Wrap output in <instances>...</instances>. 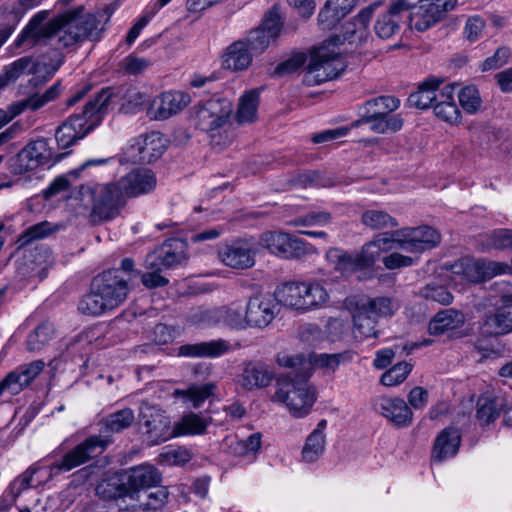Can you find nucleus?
<instances>
[{"label": "nucleus", "instance_id": "f257e3e1", "mask_svg": "<svg viewBox=\"0 0 512 512\" xmlns=\"http://www.w3.org/2000/svg\"><path fill=\"white\" fill-rule=\"evenodd\" d=\"M48 11L36 13L23 28L14 41L16 48L28 42L30 48L35 47L45 39L59 35L58 44L62 48L73 46L79 42L90 40L97 41L100 38L99 29L100 13H84L82 6L68 10L50 19L45 24Z\"/></svg>", "mask_w": 512, "mask_h": 512}, {"label": "nucleus", "instance_id": "f03ea898", "mask_svg": "<svg viewBox=\"0 0 512 512\" xmlns=\"http://www.w3.org/2000/svg\"><path fill=\"white\" fill-rule=\"evenodd\" d=\"M134 419V412L130 408L118 410L102 418L98 423L99 435L90 436L65 454L62 460L54 462L50 466L51 473L70 471L98 456L112 442V435L129 428Z\"/></svg>", "mask_w": 512, "mask_h": 512}, {"label": "nucleus", "instance_id": "7ed1b4c3", "mask_svg": "<svg viewBox=\"0 0 512 512\" xmlns=\"http://www.w3.org/2000/svg\"><path fill=\"white\" fill-rule=\"evenodd\" d=\"M72 198L79 214L92 224L115 219L126 203L116 182L81 184L73 191Z\"/></svg>", "mask_w": 512, "mask_h": 512}, {"label": "nucleus", "instance_id": "20e7f679", "mask_svg": "<svg viewBox=\"0 0 512 512\" xmlns=\"http://www.w3.org/2000/svg\"><path fill=\"white\" fill-rule=\"evenodd\" d=\"M113 96V88H102L93 99L86 103L80 114L70 116L59 126L55 133L59 148L70 147L98 126L106 114Z\"/></svg>", "mask_w": 512, "mask_h": 512}, {"label": "nucleus", "instance_id": "39448f33", "mask_svg": "<svg viewBox=\"0 0 512 512\" xmlns=\"http://www.w3.org/2000/svg\"><path fill=\"white\" fill-rule=\"evenodd\" d=\"M393 301L389 297L362 298L352 310L353 336L359 341L377 338V319L392 316L395 312Z\"/></svg>", "mask_w": 512, "mask_h": 512}, {"label": "nucleus", "instance_id": "423d86ee", "mask_svg": "<svg viewBox=\"0 0 512 512\" xmlns=\"http://www.w3.org/2000/svg\"><path fill=\"white\" fill-rule=\"evenodd\" d=\"M309 378L310 374L304 373L302 379L291 376L287 380L278 379L272 401L285 404L293 417H305L316 400L314 390L308 385Z\"/></svg>", "mask_w": 512, "mask_h": 512}, {"label": "nucleus", "instance_id": "0eeeda50", "mask_svg": "<svg viewBox=\"0 0 512 512\" xmlns=\"http://www.w3.org/2000/svg\"><path fill=\"white\" fill-rule=\"evenodd\" d=\"M232 112V102L227 98L217 97L192 107L190 119L196 129L208 133L213 138L216 131L229 123Z\"/></svg>", "mask_w": 512, "mask_h": 512}, {"label": "nucleus", "instance_id": "6e6552de", "mask_svg": "<svg viewBox=\"0 0 512 512\" xmlns=\"http://www.w3.org/2000/svg\"><path fill=\"white\" fill-rule=\"evenodd\" d=\"M346 67L347 63L340 52L318 48L311 57L304 82L310 86L320 85L336 79Z\"/></svg>", "mask_w": 512, "mask_h": 512}, {"label": "nucleus", "instance_id": "1a4fd4ad", "mask_svg": "<svg viewBox=\"0 0 512 512\" xmlns=\"http://www.w3.org/2000/svg\"><path fill=\"white\" fill-rule=\"evenodd\" d=\"M283 27V20L280 9L277 5H273L263 15L259 25L248 31L247 35L242 38L250 48L254 55L264 53L267 48L280 36Z\"/></svg>", "mask_w": 512, "mask_h": 512}, {"label": "nucleus", "instance_id": "9d476101", "mask_svg": "<svg viewBox=\"0 0 512 512\" xmlns=\"http://www.w3.org/2000/svg\"><path fill=\"white\" fill-rule=\"evenodd\" d=\"M139 417L144 439L149 446L158 445L175 436L171 421L164 411L148 401L141 402Z\"/></svg>", "mask_w": 512, "mask_h": 512}, {"label": "nucleus", "instance_id": "9b49d317", "mask_svg": "<svg viewBox=\"0 0 512 512\" xmlns=\"http://www.w3.org/2000/svg\"><path fill=\"white\" fill-rule=\"evenodd\" d=\"M260 245L283 258H301L311 250V245L291 234L267 231L260 237Z\"/></svg>", "mask_w": 512, "mask_h": 512}, {"label": "nucleus", "instance_id": "f8f14e48", "mask_svg": "<svg viewBox=\"0 0 512 512\" xmlns=\"http://www.w3.org/2000/svg\"><path fill=\"white\" fill-rule=\"evenodd\" d=\"M457 0H436L421 5L411 4L409 23L411 28L424 32L443 20L447 12L453 10Z\"/></svg>", "mask_w": 512, "mask_h": 512}, {"label": "nucleus", "instance_id": "ddd939ff", "mask_svg": "<svg viewBox=\"0 0 512 512\" xmlns=\"http://www.w3.org/2000/svg\"><path fill=\"white\" fill-rule=\"evenodd\" d=\"M398 249L411 253H421L439 245L440 233L428 226L406 227L396 230Z\"/></svg>", "mask_w": 512, "mask_h": 512}, {"label": "nucleus", "instance_id": "4468645a", "mask_svg": "<svg viewBox=\"0 0 512 512\" xmlns=\"http://www.w3.org/2000/svg\"><path fill=\"white\" fill-rule=\"evenodd\" d=\"M452 272L469 282L479 283L504 274L510 267L501 262L463 259L451 266Z\"/></svg>", "mask_w": 512, "mask_h": 512}, {"label": "nucleus", "instance_id": "2eb2a0df", "mask_svg": "<svg viewBox=\"0 0 512 512\" xmlns=\"http://www.w3.org/2000/svg\"><path fill=\"white\" fill-rule=\"evenodd\" d=\"M279 312V303L272 294L252 296L246 305L247 325L259 329L266 328Z\"/></svg>", "mask_w": 512, "mask_h": 512}, {"label": "nucleus", "instance_id": "dca6fc26", "mask_svg": "<svg viewBox=\"0 0 512 512\" xmlns=\"http://www.w3.org/2000/svg\"><path fill=\"white\" fill-rule=\"evenodd\" d=\"M93 283L113 309L121 305L130 292L129 280L117 269L102 272L93 279Z\"/></svg>", "mask_w": 512, "mask_h": 512}, {"label": "nucleus", "instance_id": "f3484780", "mask_svg": "<svg viewBox=\"0 0 512 512\" xmlns=\"http://www.w3.org/2000/svg\"><path fill=\"white\" fill-rule=\"evenodd\" d=\"M256 246L251 239H236L218 250L221 262L233 269L244 270L255 264Z\"/></svg>", "mask_w": 512, "mask_h": 512}, {"label": "nucleus", "instance_id": "a211bd4d", "mask_svg": "<svg viewBox=\"0 0 512 512\" xmlns=\"http://www.w3.org/2000/svg\"><path fill=\"white\" fill-rule=\"evenodd\" d=\"M191 101L190 95L181 91H168L155 97L147 114L154 120H166L183 110Z\"/></svg>", "mask_w": 512, "mask_h": 512}, {"label": "nucleus", "instance_id": "6ab92c4d", "mask_svg": "<svg viewBox=\"0 0 512 512\" xmlns=\"http://www.w3.org/2000/svg\"><path fill=\"white\" fill-rule=\"evenodd\" d=\"M42 360H35L29 364H23L7 374L0 382V396L7 390L11 395H17L26 388L44 369Z\"/></svg>", "mask_w": 512, "mask_h": 512}, {"label": "nucleus", "instance_id": "aec40b11", "mask_svg": "<svg viewBox=\"0 0 512 512\" xmlns=\"http://www.w3.org/2000/svg\"><path fill=\"white\" fill-rule=\"evenodd\" d=\"M116 183L121 188L126 202L127 197H136L151 192L156 186V177L149 169H135Z\"/></svg>", "mask_w": 512, "mask_h": 512}, {"label": "nucleus", "instance_id": "412c9836", "mask_svg": "<svg viewBox=\"0 0 512 512\" xmlns=\"http://www.w3.org/2000/svg\"><path fill=\"white\" fill-rule=\"evenodd\" d=\"M411 3L408 0H396L388 10L381 14L374 25L376 35L381 39H390L400 30L402 13L408 12Z\"/></svg>", "mask_w": 512, "mask_h": 512}, {"label": "nucleus", "instance_id": "4be33fe9", "mask_svg": "<svg viewBox=\"0 0 512 512\" xmlns=\"http://www.w3.org/2000/svg\"><path fill=\"white\" fill-rule=\"evenodd\" d=\"M182 243L177 239L166 240L150 252L145 259L147 269H168L180 263Z\"/></svg>", "mask_w": 512, "mask_h": 512}, {"label": "nucleus", "instance_id": "5701e85b", "mask_svg": "<svg viewBox=\"0 0 512 512\" xmlns=\"http://www.w3.org/2000/svg\"><path fill=\"white\" fill-rule=\"evenodd\" d=\"M166 139L158 131H152L146 135H140L131 145L134 156L139 161L151 163L158 159L166 150Z\"/></svg>", "mask_w": 512, "mask_h": 512}, {"label": "nucleus", "instance_id": "b1692460", "mask_svg": "<svg viewBox=\"0 0 512 512\" xmlns=\"http://www.w3.org/2000/svg\"><path fill=\"white\" fill-rule=\"evenodd\" d=\"M461 445V431L459 428L449 426L443 429L436 437L431 459L441 463L457 455Z\"/></svg>", "mask_w": 512, "mask_h": 512}, {"label": "nucleus", "instance_id": "393cba45", "mask_svg": "<svg viewBox=\"0 0 512 512\" xmlns=\"http://www.w3.org/2000/svg\"><path fill=\"white\" fill-rule=\"evenodd\" d=\"M162 480L160 472L152 465H139L127 472L126 483L130 490V499L143 491L155 487Z\"/></svg>", "mask_w": 512, "mask_h": 512}, {"label": "nucleus", "instance_id": "a878e982", "mask_svg": "<svg viewBox=\"0 0 512 512\" xmlns=\"http://www.w3.org/2000/svg\"><path fill=\"white\" fill-rule=\"evenodd\" d=\"M483 336H500L512 331V302L504 303L487 314L480 326Z\"/></svg>", "mask_w": 512, "mask_h": 512}, {"label": "nucleus", "instance_id": "bb28decb", "mask_svg": "<svg viewBox=\"0 0 512 512\" xmlns=\"http://www.w3.org/2000/svg\"><path fill=\"white\" fill-rule=\"evenodd\" d=\"M377 409L397 427H407L412 423L413 413L401 398L382 397Z\"/></svg>", "mask_w": 512, "mask_h": 512}, {"label": "nucleus", "instance_id": "cd10ccee", "mask_svg": "<svg viewBox=\"0 0 512 512\" xmlns=\"http://www.w3.org/2000/svg\"><path fill=\"white\" fill-rule=\"evenodd\" d=\"M230 350L231 344L227 340L217 339L181 345L178 348V354L193 358H216L228 353Z\"/></svg>", "mask_w": 512, "mask_h": 512}, {"label": "nucleus", "instance_id": "c85d7f7f", "mask_svg": "<svg viewBox=\"0 0 512 512\" xmlns=\"http://www.w3.org/2000/svg\"><path fill=\"white\" fill-rule=\"evenodd\" d=\"M359 0H327L318 14V22L322 29L334 28L357 5Z\"/></svg>", "mask_w": 512, "mask_h": 512}, {"label": "nucleus", "instance_id": "c756f323", "mask_svg": "<svg viewBox=\"0 0 512 512\" xmlns=\"http://www.w3.org/2000/svg\"><path fill=\"white\" fill-rule=\"evenodd\" d=\"M273 377V372L264 363L249 362L243 368L239 383L245 390L261 389L269 386Z\"/></svg>", "mask_w": 512, "mask_h": 512}, {"label": "nucleus", "instance_id": "7c9ffc66", "mask_svg": "<svg viewBox=\"0 0 512 512\" xmlns=\"http://www.w3.org/2000/svg\"><path fill=\"white\" fill-rule=\"evenodd\" d=\"M253 55L245 41L239 39L226 48L223 67L233 71H244L251 65Z\"/></svg>", "mask_w": 512, "mask_h": 512}, {"label": "nucleus", "instance_id": "2f4dec72", "mask_svg": "<svg viewBox=\"0 0 512 512\" xmlns=\"http://www.w3.org/2000/svg\"><path fill=\"white\" fill-rule=\"evenodd\" d=\"M465 320L466 318L462 311L453 308L444 309L437 312L430 320L428 331L431 335H442L461 328Z\"/></svg>", "mask_w": 512, "mask_h": 512}, {"label": "nucleus", "instance_id": "473e14b6", "mask_svg": "<svg viewBox=\"0 0 512 512\" xmlns=\"http://www.w3.org/2000/svg\"><path fill=\"white\" fill-rule=\"evenodd\" d=\"M400 106V100L394 96L382 95L364 102L359 108L360 117H390Z\"/></svg>", "mask_w": 512, "mask_h": 512}, {"label": "nucleus", "instance_id": "72a5a7b5", "mask_svg": "<svg viewBox=\"0 0 512 512\" xmlns=\"http://www.w3.org/2000/svg\"><path fill=\"white\" fill-rule=\"evenodd\" d=\"M327 421L322 419L309 434L302 449V459L306 463L316 462L325 451V434Z\"/></svg>", "mask_w": 512, "mask_h": 512}, {"label": "nucleus", "instance_id": "f704fd0d", "mask_svg": "<svg viewBox=\"0 0 512 512\" xmlns=\"http://www.w3.org/2000/svg\"><path fill=\"white\" fill-rule=\"evenodd\" d=\"M442 84L439 78H429L418 86V90L411 93L408 97V104L418 109H428L434 107L436 99V91Z\"/></svg>", "mask_w": 512, "mask_h": 512}, {"label": "nucleus", "instance_id": "c9c22d12", "mask_svg": "<svg viewBox=\"0 0 512 512\" xmlns=\"http://www.w3.org/2000/svg\"><path fill=\"white\" fill-rule=\"evenodd\" d=\"M306 283H285L275 290L273 297L277 299L279 307L281 305L294 308L297 310H304V301L302 299L303 292L306 290Z\"/></svg>", "mask_w": 512, "mask_h": 512}, {"label": "nucleus", "instance_id": "e433bc0d", "mask_svg": "<svg viewBox=\"0 0 512 512\" xmlns=\"http://www.w3.org/2000/svg\"><path fill=\"white\" fill-rule=\"evenodd\" d=\"M109 159L107 158H98V159H90L85 161L79 168L69 171L65 175H60L56 177L50 185L43 191V197L45 199H50L51 197L66 191L71 183H70V177H73L76 179L79 175V173L83 170H85L88 167L95 166V165H104L108 162Z\"/></svg>", "mask_w": 512, "mask_h": 512}, {"label": "nucleus", "instance_id": "4c0bfd02", "mask_svg": "<svg viewBox=\"0 0 512 512\" xmlns=\"http://www.w3.org/2000/svg\"><path fill=\"white\" fill-rule=\"evenodd\" d=\"M36 71V62L32 56H24L15 60L11 64L4 66L0 74V90L15 82L25 73L34 74Z\"/></svg>", "mask_w": 512, "mask_h": 512}, {"label": "nucleus", "instance_id": "58836bf2", "mask_svg": "<svg viewBox=\"0 0 512 512\" xmlns=\"http://www.w3.org/2000/svg\"><path fill=\"white\" fill-rule=\"evenodd\" d=\"M505 407L506 401L503 397L482 395L477 401V419L481 424L494 422Z\"/></svg>", "mask_w": 512, "mask_h": 512}, {"label": "nucleus", "instance_id": "ea45409f", "mask_svg": "<svg viewBox=\"0 0 512 512\" xmlns=\"http://www.w3.org/2000/svg\"><path fill=\"white\" fill-rule=\"evenodd\" d=\"M112 309L113 307L106 301L101 291L97 290L93 282L90 292L85 294L78 303L79 312L88 316H98Z\"/></svg>", "mask_w": 512, "mask_h": 512}, {"label": "nucleus", "instance_id": "a19ab883", "mask_svg": "<svg viewBox=\"0 0 512 512\" xmlns=\"http://www.w3.org/2000/svg\"><path fill=\"white\" fill-rule=\"evenodd\" d=\"M370 124L371 131L378 134H385L389 132H397L403 126V119L400 115H392L388 118L383 117H375V118H366L360 117V119L354 121L351 124V128L358 127L361 124Z\"/></svg>", "mask_w": 512, "mask_h": 512}, {"label": "nucleus", "instance_id": "79ce46f5", "mask_svg": "<svg viewBox=\"0 0 512 512\" xmlns=\"http://www.w3.org/2000/svg\"><path fill=\"white\" fill-rule=\"evenodd\" d=\"M25 152L32 158L38 166L56 163L60 161L65 154H56L48 146V141L44 138L28 143L24 148Z\"/></svg>", "mask_w": 512, "mask_h": 512}, {"label": "nucleus", "instance_id": "37998d69", "mask_svg": "<svg viewBox=\"0 0 512 512\" xmlns=\"http://www.w3.org/2000/svg\"><path fill=\"white\" fill-rule=\"evenodd\" d=\"M96 494L104 500H123L130 498V490L125 482L118 478H110L102 480L96 486Z\"/></svg>", "mask_w": 512, "mask_h": 512}, {"label": "nucleus", "instance_id": "c03bdc74", "mask_svg": "<svg viewBox=\"0 0 512 512\" xmlns=\"http://www.w3.org/2000/svg\"><path fill=\"white\" fill-rule=\"evenodd\" d=\"M277 362L280 366L291 368L292 371L279 379L287 380L290 376L294 379H302L303 374L309 373L311 375V360H306L303 355H288L281 353L277 356Z\"/></svg>", "mask_w": 512, "mask_h": 512}, {"label": "nucleus", "instance_id": "a18cd8bd", "mask_svg": "<svg viewBox=\"0 0 512 512\" xmlns=\"http://www.w3.org/2000/svg\"><path fill=\"white\" fill-rule=\"evenodd\" d=\"M211 420V418H209ZM210 421L195 413L184 415L181 420L175 424V436L179 435H201L206 432Z\"/></svg>", "mask_w": 512, "mask_h": 512}, {"label": "nucleus", "instance_id": "49530a36", "mask_svg": "<svg viewBox=\"0 0 512 512\" xmlns=\"http://www.w3.org/2000/svg\"><path fill=\"white\" fill-rule=\"evenodd\" d=\"M354 353L350 350H346L339 353L327 354H313L311 356V365H315L319 368L326 369L334 372L341 364L349 363L352 361Z\"/></svg>", "mask_w": 512, "mask_h": 512}, {"label": "nucleus", "instance_id": "de8ad7c7", "mask_svg": "<svg viewBox=\"0 0 512 512\" xmlns=\"http://www.w3.org/2000/svg\"><path fill=\"white\" fill-rule=\"evenodd\" d=\"M361 222L373 230L395 228L399 225L398 221L386 211L377 209L364 211L361 215Z\"/></svg>", "mask_w": 512, "mask_h": 512}, {"label": "nucleus", "instance_id": "09e8293b", "mask_svg": "<svg viewBox=\"0 0 512 512\" xmlns=\"http://www.w3.org/2000/svg\"><path fill=\"white\" fill-rule=\"evenodd\" d=\"M169 492L166 487L158 486L155 491L148 492L147 490L135 496L139 507L143 511L158 510L164 507L167 502Z\"/></svg>", "mask_w": 512, "mask_h": 512}, {"label": "nucleus", "instance_id": "8fccbe9b", "mask_svg": "<svg viewBox=\"0 0 512 512\" xmlns=\"http://www.w3.org/2000/svg\"><path fill=\"white\" fill-rule=\"evenodd\" d=\"M307 61L305 52H293L287 59L279 63L273 70H268V74L273 78H281L290 75L301 69Z\"/></svg>", "mask_w": 512, "mask_h": 512}, {"label": "nucleus", "instance_id": "3c124183", "mask_svg": "<svg viewBox=\"0 0 512 512\" xmlns=\"http://www.w3.org/2000/svg\"><path fill=\"white\" fill-rule=\"evenodd\" d=\"M481 245L484 249H512V230L496 229L485 234L481 238Z\"/></svg>", "mask_w": 512, "mask_h": 512}, {"label": "nucleus", "instance_id": "603ef678", "mask_svg": "<svg viewBox=\"0 0 512 512\" xmlns=\"http://www.w3.org/2000/svg\"><path fill=\"white\" fill-rule=\"evenodd\" d=\"M259 103V92L250 90L246 92L240 99L237 110V120L239 123L250 122L254 119Z\"/></svg>", "mask_w": 512, "mask_h": 512}, {"label": "nucleus", "instance_id": "864d4df0", "mask_svg": "<svg viewBox=\"0 0 512 512\" xmlns=\"http://www.w3.org/2000/svg\"><path fill=\"white\" fill-rule=\"evenodd\" d=\"M53 334L54 328L51 323H41L28 335L27 349L31 352L40 351L52 339Z\"/></svg>", "mask_w": 512, "mask_h": 512}, {"label": "nucleus", "instance_id": "5fc2aeb1", "mask_svg": "<svg viewBox=\"0 0 512 512\" xmlns=\"http://www.w3.org/2000/svg\"><path fill=\"white\" fill-rule=\"evenodd\" d=\"M215 385L205 383L202 385H193L187 390H176L175 395L186 398L194 408H198L206 399L213 395Z\"/></svg>", "mask_w": 512, "mask_h": 512}, {"label": "nucleus", "instance_id": "6e6d98bb", "mask_svg": "<svg viewBox=\"0 0 512 512\" xmlns=\"http://www.w3.org/2000/svg\"><path fill=\"white\" fill-rule=\"evenodd\" d=\"M305 290L302 296L304 310L321 306L328 301V292L320 283H306Z\"/></svg>", "mask_w": 512, "mask_h": 512}, {"label": "nucleus", "instance_id": "4d7b16f0", "mask_svg": "<svg viewBox=\"0 0 512 512\" xmlns=\"http://www.w3.org/2000/svg\"><path fill=\"white\" fill-rule=\"evenodd\" d=\"M458 98L461 107L468 114L476 113L481 107V97L478 89L473 86H465L458 91Z\"/></svg>", "mask_w": 512, "mask_h": 512}, {"label": "nucleus", "instance_id": "13d9d810", "mask_svg": "<svg viewBox=\"0 0 512 512\" xmlns=\"http://www.w3.org/2000/svg\"><path fill=\"white\" fill-rule=\"evenodd\" d=\"M412 371V365L407 362H399L382 374L380 382L384 386H396L405 381Z\"/></svg>", "mask_w": 512, "mask_h": 512}, {"label": "nucleus", "instance_id": "bf43d9fd", "mask_svg": "<svg viewBox=\"0 0 512 512\" xmlns=\"http://www.w3.org/2000/svg\"><path fill=\"white\" fill-rule=\"evenodd\" d=\"M61 92V83L57 82L49 87L42 95L33 94L22 100L26 109L37 110L50 101L55 100Z\"/></svg>", "mask_w": 512, "mask_h": 512}, {"label": "nucleus", "instance_id": "052dcab7", "mask_svg": "<svg viewBox=\"0 0 512 512\" xmlns=\"http://www.w3.org/2000/svg\"><path fill=\"white\" fill-rule=\"evenodd\" d=\"M221 324L230 328L243 329L248 326L246 312L243 313L240 307H221Z\"/></svg>", "mask_w": 512, "mask_h": 512}, {"label": "nucleus", "instance_id": "680f3d73", "mask_svg": "<svg viewBox=\"0 0 512 512\" xmlns=\"http://www.w3.org/2000/svg\"><path fill=\"white\" fill-rule=\"evenodd\" d=\"M51 224L43 221L28 227L19 237L18 241L22 246L28 245L35 240L43 239L52 233Z\"/></svg>", "mask_w": 512, "mask_h": 512}, {"label": "nucleus", "instance_id": "e2e57ef3", "mask_svg": "<svg viewBox=\"0 0 512 512\" xmlns=\"http://www.w3.org/2000/svg\"><path fill=\"white\" fill-rule=\"evenodd\" d=\"M421 295L427 299L442 305L452 303L453 295L444 286L428 284L421 290Z\"/></svg>", "mask_w": 512, "mask_h": 512}, {"label": "nucleus", "instance_id": "0e129e2a", "mask_svg": "<svg viewBox=\"0 0 512 512\" xmlns=\"http://www.w3.org/2000/svg\"><path fill=\"white\" fill-rule=\"evenodd\" d=\"M380 2H374L367 7L363 8L353 19L354 24L360 29V38L368 40L369 38V23L372 19L375 10L380 6Z\"/></svg>", "mask_w": 512, "mask_h": 512}, {"label": "nucleus", "instance_id": "69168bd1", "mask_svg": "<svg viewBox=\"0 0 512 512\" xmlns=\"http://www.w3.org/2000/svg\"><path fill=\"white\" fill-rule=\"evenodd\" d=\"M434 113L438 118L450 124H458L461 121V112L455 101L449 103H437L433 107Z\"/></svg>", "mask_w": 512, "mask_h": 512}, {"label": "nucleus", "instance_id": "338daca9", "mask_svg": "<svg viewBox=\"0 0 512 512\" xmlns=\"http://www.w3.org/2000/svg\"><path fill=\"white\" fill-rule=\"evenodd\" d=\"M38 167L37 163L22 149L10 160V171L15 175H22Z\"/></svg>", "mask_w": 512, "mask_h": 512}, {"label": "nucleus", "instance_id": "774afa93", "mask_svg": "<svg viewBox=\"0 0 512 512\" xmlns=\"http://www.w3.org/2000/svg\"><path fill=\"white\" fill-rule=\"evenodd\" d=\"M160 457L169 465L183 466L191 460L192 454L185 447H176L163 451Z\"/></svg>", "mask_w": 512, "mask_h": 512}]
</instances>
